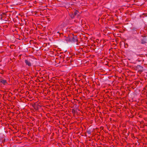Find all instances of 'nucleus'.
Here are the masks:
<instances>
[{
  "label": "nucleus",
  "instance_id": "2",
  "mask_svg": "<svg viewBox=\"0 0 147 147\" xmlns=\"http://www.w3.org/2000/svg\"><path fill=\"white\" fill-rule=\"evenodd\" d=\"M0 83H1L3 84L4 85L6 84L7 83V81L5 80H2V79H0Z\"/></svg>",
  "mask_w": 147,
  "mask_h": 147
},
{
  "label": "nucleus",
  "instance_id": "3",
  "mask_svg": "<svg viewBox=\"0 0 147 147\" xmlns=\"http://www.w3.org/2000/svg\"><path fill=\"white\" fill-rule=\"evenodd\" d=\"M78 11H77L76 10V11L74 12V14L75 15H76L78 14Z\"/></svg>",
  "mask_w": 147,
  "mask_h": 147
},
{
  "label": "nucleus",
  "instance_id": "1",
  "mask_svg": "<svg viewBox=\"0 0 147 147\" xmlns=\"http://www.w3.org/2000/svg\"><path fill=\"white\" fill-rule=\"evenodd\" d=\"M24 62L26 64V65L28 67H31L32 65V61L30 59H25Z\"/></svg>",
  "mask_w": 147,
  "mask_h": 147
}]
</instances>
